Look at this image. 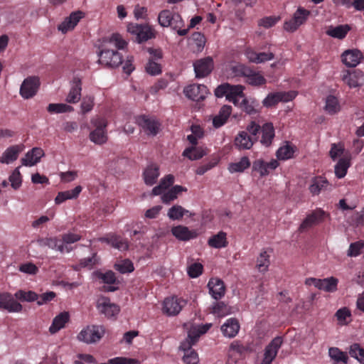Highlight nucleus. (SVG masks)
Wrapping results in <instances>:
<instances>
[{
  "mask_svg": "<svg viewBox=\"0 0 364 364\" xmlns=\"http://www.w3.org/2000/svg\"><path fill=\"white\" fill-rule=\"evenodd\" d=\"M38 243L41 247H48L50 249L58 250L61 253L65 252H69L72 250L68 247V245H63L62 240L57 237L41 238L38 240Z\"/></svg>",
  "mask_w": 364,
  "mask_h": 364,
  "instance_id": "nucleus-21",
  "label": "nucleus"
},
{
  "mask_svg": "<svg viewBox=\"0 0 364 364\" xmlns=\"http://www.w3.org/2000/svg\"><path fill=\"white\" fill-rule=\"evenodd\" d=\"M40 85L38 77L29 76L23 81L20 87V95L24 99L31 98L37 93Z\"/></svg>",
  "mask_w": 364,
  "mask_h": 364,
  "instance_id": "nucleus-10",
  "label": "nucleus"
},
{
  "mask_svg": "<svg viewBox=\"0 0 364 364\" xmlns=\"http://www.w3.org/2000/svg\"><path fill=\"white\" fill-rule=\"evenodd\" d=\"M159 23L163 27H171L173 29L181 28L183 21L178 14L170 10H163L158 16Z\"/></svg>",
  "mask_w": 364,
  "mask_h": 364,
  "instance_id": "nucleus-6",
  "label": "nucleus"
},
{
  "mask_svg": "<svg viewBox=\"0 0 364 364\" xmlns=\"http://www.w3.org/2000/svg\"><path fill=\"white\" fill-rule=\"evenodd\" d=\"M70 320V315L68 312L63 311L57 315L53 320V322L49 327V332L51 334H55L60 329L65 326Z\"/></svg>",
  "mask_w": 364,
  "mask_h": 364,
  "instance_id": "nucleus-32",
  "label": "nucleus"
},
{
  "mask_svg": "<svg viewBox=\"0 0 364 364\" xmlns=\"http://www.w3.org/2000/svg\"><path fill=\"white\" fill-rule=\"evenodd\" d=\"M364 248V241H358L350 245L348 250V257H357L360 255L361 250Z\"/></svg>",
  "mask_w": 364,
  "mask_h": 364,
  "instance_id": "nucleus-57",
  "label": "nucleus"
},
{
  "mask_svg": "<svg viewBox=\"0 0 364 364\" xmlns=\"http://www.w3.org/2000/svg\"><path fill=\"white\" fill-rule=\"evenodd\" d=\"M91 124L95 129L90 134V139L96 144H103L107 141L106 128L107 121L105 117H95L92 119Z\"/></svg>",
  "mask_w": 364,
  "mask_h": 364,
  "instance_id": "nucleus-4",
  "label": "nucleus"
},
{
  "mask_svg": "<svg viewBox=\"0 0 364 364\" xmlns=\"http://www.w3.org/2000/svg\"><path fill=\"white\" fill-rule=\"evenodd\" d=\"M43 155L44 151L41 148H33L26 154V156L21 159V164L26 166H32L39 162Z\"/></svg>",
  "mask_w": 364,
  "mask_h": 364,
  "instance_id": "nucleus-29",
  "label": "nucleus"
},
{
  "mask_svg": "<svg viewBox=\"0 0 364 364\" xmlns=\"http://www.w3.org/2000/svg\"><path fill=\"white\" fill-rule=\"evenodd\" d=\"M232 112V107L230 105H223L218 114L214 117L213 124L215 128H219L224 125Z\"/></svg>",
  "mask_w": 364,
  "mask_h": 364,
  "instance_id": "nucleus-36",
  "label": "nucleus"
},
{
  "mask_svg": "<svg viewBox=\"0 0 364 364\" xmlns=\"http://www.w3.org/2000/svg\"><path fill=\"white\" fill-rule=\"evenodd\" d=\"M262 127H260L255 122H251L246 128V132L252 136L253 139L255 142L258 139V134L261 132Z\"/></svg>",
  "mask_w": 364,
  "mask_h": 364,
  "instance_id": "nucleus-61",
  "label": "nucleus"
},
{
  "mask_svg": "<svg viewBox=\"0 0 364 364\" xmlns=\"http://www.w3.org/2000/svg\"><path fill=\"white\" fill-rule=\"evenodd\" d=\"M159 176V169L158 166L151 164L144 171V178L145 183L149 186L154 185Z\"/></svg>",
  "mask_w": 364,
  "mask_h": 364,
  "instance_id": "nucleus-42",
  "label": "nucleus"
},
{
  "mask_svg": "<svg viewBox=\"0 0 364 364\" xmlns=\"http://www.w3.org/2000/svg\"><path fill=\"white\" fill-rule=\"evenodd\" d=\"M111 45H114L116 48L124 49L127 43L119 33H113L107 45L102 46V49L99 52V63L105 66L116 68L122 63V55L117 50L111 49L109 48Z\"/></svg>",
  "mask_w": 364,
  "mask_h": 364,
  "instance_id": "nucleus-1",
  "label": "nucleus"
},
{
  "mask_svg": "<svg viewBox=\"0 0 364 364\" xmlns=\"http://www.w3.org/2000/svg\"><path fill=\"white\" fill-rule=\"evenodd\" d=\"M261 133L262 137L260 139V143L266 147L270 146L275 136L274 128L272 123H264L262 126Z\"/></svg>",
  "mask_w": 364,
  "mask_h": 364,
  "instance_id": "nucleus-28",
  "label": "nucleus"
},
{
  "mask_svg": "<svg viewBox=\"0 0 364 364\" xmlns=\"http://www.w3.org/2000/svg\"><path fill=\"white\" fill-rule=\"evenodd\" d=\"M21 151L22 147L20 145H14L9 147L0 158V162L2 164H9L16 160Z\"/></svg>",
  "mask_w": 364,
  "mask_h": 364,
  "instance_id": "nucleus-38",
  "label": "nucleus"
},
{
  "mask_svg": "<svg viewBox=\"0 0 364 364\" xmlns=\"http://www.w3.org/2000/svg\"><path fill=\"white\" fill-rule=\"evenodd\" d=\"M349 354L351 357L356 358L364 364V349L358 343H354L350 346Z\"/></svg>",
  "mask_w": 364,
  "mask_h": 364,
  "instance_id": "nucleus-54",
  "label": "nucleus"
},
{
  "mask_svg": "<svg viewBox=\"0 0 364 364\" xmlns=\"http://www.w3.org/2000/svg\"><path fill=\"white\" fill-rule=\"evenodd\" d=\"M114 268L122 274L130 273L134 269L133 263L129 259H124L115 264Z\"/></svg>",
  "mask_w": 364,
  "mask_h": 364,
  "instance_id": "nucleus-56",
  "label": "nucleus"
},
{
  "mask_svg": "<svg viewBox=\"0 0 364 364\" xmlns=\"http://www.w3.org/2000/svg\"><path fill=\"white\" fill-rule=\"evenodd\" d=\"M105 332L102 326L92 325L83 328L77 335V339L86 343H94L99 341Z\"/></svg>",
  "mask_w": 364,
  "mask_h": 364,
  "instance_id": "nucleus-5",
  "label": "nucleus"
},
{
  "mask_svg": "<svg viewBox=\"0 0 364 364\" xmlns=\"http://www.w3.org/2000/svg\"><path fill=\"white\" fill-rule=\"evenodd\" d=\"M295 97V94L293 92H272L262 101V104L266 107H271L280 102H289Z\"/></svg>",
  "mask_w": 364,
  "mask_h": 364,
  "instance_id": "nucleus-14",
  "label": "nucleus"
},
{
  "mask_svg": "<svg viewBox=\"0 0 364 364\" xmlns=\"http://www.w3.org/2000/svg\"><path fill=\"white\" fill-rule=\"evenodd\" d=\"M283 343L282 338L277 336L265 347L264 358L261 364H271L276 358Z\"/></svg>",
  "mask_w": 364,
  "mask_h": 364,
  "instance_id": "nucleus-12",
  "label": "nucleus"
},
{
  "mask_svg": "<svg viewBox=\"0 0 364 364\" xmlns=\"http://www.w3.org/2000/svg\"><path fill=\"white\" fill-rule=\"evenodd\" d=\"M186 303L185 299L177 296L166 298L164 301V312L169 316L177 315L186 305Z\"/></svg>",
  "mask_w": 364,
  "mask_h": 364,
  "instance_id": "nucleus-15",
  "label": "nucleus"
},
{
  "mask_svg": "<svg viewBox=\"0 0 364 364\" xmlns=\"http://www.w3.org/2000/svg\"><path fill=\"white\" fill-rule=\"evenodd\" d=\"M350 30V27L348 24L338 25L337 26H331L326 30V33L334 38L343 39Z\"/></svg>",
  "mask_w": 364,
  "mask_h": 364,
  "instance_id": "nucleus-37",
  "label": "nucleus"
},
{
  "mask_svg": "<svg viewBox=\"0 0 364 364\" xmlns=\"http://www.w3.org/2000/svg\"><path fill=\"white\" fill-rule=\"evenodd\" d=\"M47 110L50 113H65L73 111V107L63 103H50L48 105Z\"/></svg>",
  "mask_w": 364,
  "mask_h": 364,
  "instance_id": "nucleus-50",
  "label": "nucleus"
},
{
  "mask_svg": "<svg viewBox=\"0 0 364 364\" xmlns=\"http://www.w3.org/2000/svg\"><path fill=\"white\" fill-rule=\"evenodd\" d=\"M97 309L107 318L115 316L119 311V306L111 303L110 299L107 297H102L98 300Z\"/></svg>",
  "mask_w": 364,
  "mask_h": 364,
  "instance_id": "nucleus-20",
  "label": "nucleus"
},
{
  "mask_svg": "<svg viewBox=\"0 0 364 364\" xmlns=\"http://www.w3.org/2000/svg\"><path fill=\"white\" fill-rule=\"evenodd\" d=\"M279 165L277 159H272L269 162H266L262 159H258L252 163V171L257 172L260 177H264L269 174L270 171L276 169Z\"/></svg>",
  "mask_w": 364,
  "mask_h": 364,
  "instance_id": "nucleus-17",
  "label": "nucleus"
},
{
  "mask_svg": "<svg viewBox=\"0 0 364 364\" xmlns=\"http://www.w3.org/2000/svg\"><path fill=\"white\" fill-rule=\"evenodd\" d=\"M240 328L239 321L235 318H230L221 326L220 330L224 336L234 338Z\"/></svg>",
  "mask_w": 364,
  "mask_h": 364,
  "instance_id": "nucleus-26",
  "label": "nucleus"
},
{
  "mask_svg": "<svg viewBox=\"0 0 364 364\" xmlns=\"http://www.w3.org/2000/svg\"><path fill=\"white\" fill-rule=\"evenodd\" d=\"M82 90V81L77 77H75L73 80L72 87L66 97V101L69 103H77L81 97Z\"/></svg>",
  "mask_w": 364,
  "mask_h": 364,
  "instance_id": "nucleus-31",
  "label": "nucleus"
},
{
  "mask_svg": "<svg viewBox=\"0 0 364 364\" xmlns=\"http://www.w3.org/2000/svg\"><path fill=\"white\" fill-rule=\"evenodd\" d=\"M295 152V148L293 147L291 144H287L282 146H281L277 151V157L279 160H288L294 157V154Z\"/></svg>",
  "mask_w": 364,
  "mask_h": 364,
  "instance_id": "nucleus-45",
  "label": "nucleus"
},
{
  "mask_svg": "<svg viewBox=\"0 0 364 364\" xmlns=\"http://www.w3.org/2000/svg\"><path fill=\"white\" fill-rule=\"evenodd\" d=\"M127 29L129 33L136 36L138 43H142L155 38L154 30L148 25L131 23L128 26Z\"/></svg>",
  "mask_w": 364,
  "mask_h": 364,
  "instance_id": "nucleus-8",
  "label": "nucleus"
},
{
  "mask_svg": "<svg viewBox=\"0 0 364 364\" xmlns=\"http://www.w3.org/2000/svg\"><path fill=\"white\" fill-rule=\"evenodd\" d=\"M338 280L336 277H331L326 279L307 278L305 281L306 285H314L320 290L327 292H333L337 290Z\"/></svg>",
  "mask_w": 364,
  "mask_h": 364,
  "instance_id": "nucleus-9",
  "label": "nucleus"
},
{
  "mask_svg": "<svg viewBox=\"0 0 364 364\" xmlns=\"http://www.w3.org/2000/svg\"><path fill=\"white\" fill-rule=\"evenodd\" d=\"M9 181L12 188L15 190L19 188L21 186L22 178L18 168H16L9 176Z\"/></svg>",
  "mask_w": 364,
  "mask_h": 364,
  "instance_id": "nucleus-59",
  "label": "nucleus"
},
{
  "mask_svg": "<svg viewBox=\"0 0 364 364\" xmlns=\"http://www.w3.org/2000/svg\"><path fill=\"white\" fill-rule=\"evenodd\" d=\"M136 122L148 135L156 136L159 132L161 124L155 118L141 115L136 118Z\"/></svg>",
  "mask_w": 364,
  "mask_h": 364,
  "instance_id": "nucleus-11",
  "label": "nucleus"
},
{
  "mask_svg": "<svg viewBox=\"0 0 364 364\" xmlns=\"http://www.w3.org/2000/svg\"><path fill=\"white\" fill-rule=\"evenodd\" d=\"M209 293L215 300L220 299L225 293V287L223 280L218 278H211L208 284Z\"/></svg>",
  "mask_w": 364,
  "mask_h": 364,
  "instance_id": "nucleus-23",
  "label": "nucleus"
},
{
  "mask_svg": "<svg viewBox=\"0 0 364 364\" xmlns=\"http://www.w3.org/2000/svg\"><path fill=\"white\" fill-rule=\"evenodd\" d=\"M100 241L105 242L121 251L127 250L129 247L127 240L116 235H110L105 237H101L100 238Z\"/></svg>",
  "mask_w": 364,
  "mask_h": 364,
  "instance_id": "nucleus-33",
  "label": "nucleus"
},
{
  "mask_svg": "<svg viewBox=\"0 0 364 364\" xmlns=\"http://www.w3.org/2000/svg\"><path fill=\"white\" fill-rule=\"evenodd\" d=\"M146 71L151 75H157L161 73V66L157 62L149 59L145 66Z\"/></svg>",
  "mask_w": 364,
  "mask_h": 364,
  "instance_id": "nucleus-58",
  "label": "nucleus"
},
{
  "mask_svg": "<svg viewBox=\"0 0 364 364\" xmlns=\"http://www.w3.org/2000/svg\"><path fill=\"white\" fill-rule=\"evenodd\" d=\"M183 361L186 364H198L199 358L196 350L186 352L183 356Z\"/></svg>",
  "mask_w": 364,
  "mask_h": 364,
  "instance_id": "nucleus-62",
  "label": "nucleus"
},
{
  "mask_svg": "<svg viewBox=\"0 0 364 364\" xmlns=\"http://www.w3.org/2000/svg\"><path fill=\"white\" fill-rule=\"evenodd\" d=\"M188 210H186L181 205H173L168 211V216L173 220H180L187 213Z\"/></svg>",
  "mask_w": 364,
  "mask_h": 364,
  "instance_id": "nucleus-51",
  "label": "nucleus"
},
{
  "mask_svg": "<svg viewBox=\"0 0 364 364\" xmlns=\"http://www.w3.org/2000/svg\"><path fill=\"white\" fill-rule=\"evenodd\" d=\"M351 156L349 154H344L339 159L335 165V175L338 178H343L346 176L348 168L351 165Z\"/></svg>",
  "mask_w": 364,
  "mask_h": 364,
  "instance_id": "nucleus-30",
  "label": "nucleus"
},
{
  "mask_svg": "<svg viewBox=\"0 0 364 364\" xmlns=\"http://www.w3.org/2000/svg\"><path fill=\"white\" fill-rule=\"evenodd\" d=\"M348 222L355 227L364 226V208L360 212L355 211L349 216Z\"/></svg>",
  "mask_w": 364,
  "mask_h": 364,
  "instance_id": "nucleus-53",
  "label": "nucleus"
},
{
  "mask_svg": "<svg viewBox=\"0 0 364 364\" xmlns=\"http://www.w3.org/2000/svg\"><path fill=\"white\" fill-rule=\"evenodd\" d=\"M84 14L82 11L72 12L68 17H66L64 21L58 25V29L63 33H66L68 31L74 29Z\"/></svg>",
  "mask_w": 364,
  "mask_h": 364,
  "instance_id": "nucleus-22",
  "label": "nucleus"
},
{
  "mask_svg": "<svg viewBox=\"0 0 364 364\" xmlns=\"http://www.w3.org/2000/svg\"><path fill=\"white\" fill-rule=\"evenodd\" d=\"M171 232L178 240L182 241H187L197 236L195 231H191L187 227L183 225L173 227Z\"/></svg>",
  "mask_w": 364,
  "mask_h": 364,
  "instance_id": "nucleus-34",
  "label": "nucleus"
},
{
  "mask_svg": "<svg viewBox=\"0 0 364 364\" xmlns=\"http://www.w3.org/2000/svg\"><path fill=\"white\" fill-rule=\"evenodd\" d=\"M0 309L10 313H18L22 311V305L16 301L9 292L0 293Z\"/></svg>",
  "mask_w": 364,
  "mask_h": 364,
  "instance_id": "nucleus-16",
  "label": "nucleus"
},
{
  "mask_svg": "<svg viewBox=\"0 0 364 364\" xmlns=\"http://www.w3.org/2000/svg\"><path fill=\"white\" fill-rule=\"evenodd\" d=\"M109 364H139V361L134 358L116 357L109 360Z\"/></svg>",
  "mask_w": 364,
  "mask_h": 364,
  "instance_id": "nucleus-64",
  "label": "nucleus"
},
{
  "mask_svg": "<svg viewBox=\"0 0 364 364\" xmlns=\"http://www.w3.org/2000/svg\"><path fill=\"white\" fill-rule=\"evenodd\" d=\"M270 255L267 254L266 250H263L260 252L259 257L257 259V268L260 272H264L267 271L268 267L270 264L269 260Z\"/></svg>",
  "mask_w": 364,
  "mask_h": 364,
  "instance_id": "nucleus-47",
  "label": "nucleus"
},
{
  "mask_svg": "<svg viewBox=\"0 0 364 364\" xmlns=\"http://www.w3.org/2000/svg\"><path fill=\"white\" fill-rule=\"evenodd\" d=\"M251 166L250 159L245 156L237 162H232L228 165V169L230 173H242Z\"/></svg>",
  "mask_w": 364,
  "mask_h": 364,
  "instance_id": "nucleus-41",
  "label": "nucleus"
},
{
  "mask_svg": "<svg viewBox=\"0 0 364 364\" xmlns=\"http://www.w3.org/2000/svg\"><path fill=\"white\" fill-rule=\"evenodd\" d=\"M341 78L350 87H356L358 86V79L355 73L346 70L343 73Z\"/></svg>",
  "mask_w": 364,
  "mask_h": 364,
  "instance_id": "nucleus-55",
  "label": "nucleus"
},
{
  "mask_svg": "<svg viewBox=\"0 0 364 364\" xmlns=\"http://www.w3.org/2000/svg\"><path fill=\"white\" fill-rule=\"evenodd\" d=\"M230 350L237 353L240 356L245 355L252 350L249 345H245L240 341L237 340L231 343Z\"/></svg>",
  "mask_w": 364,
  "mask_h": 364,
  "instance_id": "nucleus-48",
  "label": "nucleus"
},
{
  "mask_svg": "<svg viewBox=\"0 0 364 364\" xmlns=\"http://www.w3.org/2000/svg\"><path fill=\"white\" fill-rule=\"evenodd\" d=\"M232 73L235 76L245 77L247 83L254 86L264 85L266 79L259 72L244 64H238L232 67Z\"/></svg>",
  "mask_w": 364,
  "mask_h": 364,
  "instance_id": "nucleus-3",
  "label": "nucleus"
},
{
  "mask_svg": "<svg viewBox=\"0 0 364 364\" xmlns=\"http://www.w3.org/2000/svg\"><path fill=\"white\" fill-rule=\"evenodd\" d=\"M328 186V181L323 176H316L311 180V184L309 186V191L313 195H318L322 190L326 188Z\"/></svg>",
  "mask_w": 364,
  "mask_h": 364,
  "instance_id": "nucleus-43",
  "label": "nucleus"
},
{
  "mask_svg": "<svg viewBox=\"0 0 364 364\" xmlns=\"http://www.w3.org/2000/svg\"><path fill=\"white\" fill-rule=\"evenodd\" d=\"M330 357L336 362H343L346 363L348 358L346 353L340 350L338 348H330L328 350Z\"/></svg>",
  "mask_w": 364,
  "mask_h": 364,
  "instance_id": "nucleus-52",
  "label": "nucleus"
},
{
  "mask_svg": "<svg viewBox=\"0 0 364 364\" xmlns=\"http://www.w3.org/2000/svg\"><path fill=\"white\" fill-rule=\"evenodd\" d=\"M205 155V151L203 149L196 146L187 148L183 152V156L191 160L200 159Z\"/></svg>",
  "mask_w": 364,
  "mask_h": 364,
  "instance_id": "nucleus-49",
  "label": "nucleus"
},
{
  "mask_svg": "<svg viewBox=\"0 0 364 364\" xmlns=\"http://www.w3.org/2000/svg\"><path fill=\"white\" fill-rule=\"evenodd\" d=\"M203 267L200 263L195 262L188 267V274L191 278H197L203 273Z\"/></svg>",
  "mask_w": 364,
  "mask_h": 364,
  "instance_id": "nucleus-60",
  "label": "nucleus"
},
{
  "mask_svg": "<svg viewBox=\"0 0 364 364\" xmlns=\"http://www.w3.org/2000/svg\"><path fill=\"white\" fill-rule=\"evenodd\" d=\"M362 58V53L357 49L347 50L341 55L343 63L350 68H353L358 65Z\"/></svg>",
  "mask_w": 364,
  "mask_h": 364,
  "instance_id": "nucleus-24",
  "label": "nucleus"
},
{
  "mask_svg": "<svg viewBox=\"0 0 364 364\" xmlns=\"http://www.w3.org/2000/svg\"><path fill=\"white\" fill-rule=\"evenodd\" d=\"M208 245L210 247L216 249L226 247L228 245L227 234L223 231H220L218 233L213 235L208 239Z\"/></svg>",
  "mask_w": 364,
  "mask_h": 364,
  "instance_id": "nucleus-39",
  "label": "nucleus"
},
{
  "mask_svg": "<svg viewBox=\"0 0 364 364\" xmlns=\"http://www.w3.org/2000/svg\"><path fill=\"white\" fill-rule=\"evenodd\" d=\"M325 111L329 114H334L341 110V105L338 99L333 95H329L326 97V105L324 107Z\"/></svg>",
  "mask_w": 364,
  "mask_h": 364,
  "instance_id": "nucleus-44",
  "label": "nucleus"
},
{
  "mask_svg": "<svg viewBox=\"0 0 364 364\" xmlns=\"http://www.w3.org/2000/svg\"><path fill=\"white\" fill-rule=\"evenodd\" d=\"M196 76L204 77L209 75L213 69V60L210 57H206L196 60L193 63Z\"/></svg>",
  "mask_w": 364,
  "mask_h": 364,
  "instance_id": "nucleus-19",
  "label": "nucleus"
},
{
  "mask_svg": "<svg viewBox=\"0 0 364 364\" xmlns=\"http://www.w3.org/2000/svg\"><path fill=\"white\" fill-rule=\"evenodd\" d=\"M95 274L103 283L109 284V286L104 287L105 291L113 292L118 289L117 287L113 286V284H117L119 282L117 280L115 274L112 271L109 270L105 273L97 272Z\"/></svg>",
  "mask_w": 364,
  "mask_h": 364,
  "instance_id": "nucleus-25",
  "label": "nucleus"
},
{
  "mask_svg": "<svg viewBox=\"0 0 364 364\" xmlns=\"http://www.w3.org/2000/svg\"><path fill=\"white\" fill-rule=\"evenodd\" d=\"M185 95L193 101L200 102L205 99L208 89L204 85H190L184 89Z\"/></svg>",
  "mask_w": 364,
  "mask_h": 364,
  "instance_id": "nucleus-13",
  "label": "nucleus"
},
{
  "mask_svg": "<svg viewBox=\"0 0 364 364\" xmlns=\"http://www.w3.org/2000/svg\"><path fill=\"white\" fill-rule=\"evenodd\" d=\"M311 12L303 8L299 7L293 15V17L285 21L284 28L289 32H294L304 24L309 18Z\"/></svg>",
  "mask_w": 364,
  "mask_h": 364,
  "instance_id": "nucleus-7",
  "label": "nucleus"
},
{
  "mask_svg": "<svg viewBox=\"0 0 364 364\" xmlns=\"http://www.w3.org/2000/svg\"><path fill=\"white\" fill-rule=\"evenodd\" d=\"M82 189L80 186H77L72 190L59 192L55 198V203L56 204H61L67 200L77 198Z\"/></svg>",
  "mask_w": 364,
  "mask_h": 364,
  "instance_id": "nucleus-40",
  "label": "nucleus"
},
{
  "mask_svg": "<svg viewBox=\"0 0 364 364\" xmlns=\"http://www.w3.org/2000/svg\"><path fill=\"white\" fill-rule=\"evenodd\" d=\"M243 90L244 87L242 85H232L229 83H223L215 88V95L217 97L225 96L229 102H232L236 106L244 97Z\"/></svg>",
  "mask_w": 364,
  "mask_h": 364,
  "instance_id": "nucleus-2",
  "label": "nucleus"
},
{
  "mask_svg": "<svg viewBox=\"0 0 364 364\" xmlns=\"http://www.w3.org/2000/svg\"><path fill=\"white\" fill-rule=\"evenodd\" d=\"M14 296L17 300H19L22 302H32L35 301H38L39 298V295L33 291H24V290H18L14 294Z\"/></svg>",
  "mask_w": 364,
  "mask_h": 364,
  "instance_id": "nucleus-46",
  "label": "nucleus"
},
{
  "mask_svg": "<svg viewBox=\"0 0 364 364\" xmlns=\"http://www.w3.org/2000/svg\"><path fill=\"white\" fill-rule=\"evenodd\" d=\"M213 313L218 316L223 317L228 313V308L224 302H218L213 307Z\"/></svg>",
  "mask_w": 364,
  "mask_h": 364,
  "instance_id": "nucleus-63",
  "label": "nucleus"
},
{
  "mask_svg": "<svg viewBox=\"0 0 364 364\" xmlns=\"http://www.w3.org/2000/svg\"><path fill=\"white\" fill-rule=\"evenodd\" d=\"M237 106L249 115L256 114L258 112L259 104L255 100L252 98H247L244 96Z\"/></svg>",
  "mask_w": 364,
  "mask_h": 364,
  "instance_id": "nucleus-35",
  "label": "nucleus"
},
{
  "mask_svg": "<svg viewBox=\"0 0 364 364\" xmlns=\"http://www.w3.org/2000/svg\"><path fill=\"white\" fill-rule=\"evenodd\" d=\"M255 143L252 136L246 131L240 132L235 139V145L238 150L250 149Z\"/></svg>",
  "mask_w": 364,
  "mask_h": 364,
  "instance_id": "nucleus-27",
  "label": "nucleus"
},
{
  "mask_svg": "<svg viewBox=\"0 0 364 364\" xmlns=\"http://www.w3.org/2000/svg\"><path fill=\"white\" fill-rule=\"evenodd\" d=\"M326 215L325 211L321 208H317L311 214L308 215L299 228L300 232H304L312 226L323 221Z\"/></svg>",
  "mask_w": 364,
  "mask_h": 364,
  "instance_id": "nucleus-18",
  "label": "nucleus"
}]
</instances>
